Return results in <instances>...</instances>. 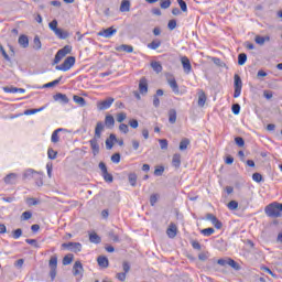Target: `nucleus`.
I'll return each mask as SVG.
<instances>
[{"label":"nucleus","mask_w":282,"mask_h":282,"mask_svg":"<svg viewBox=\"0 0 282 282\" xmlns=\"http://www.w3.org/2000/svg\"><path fill=\"white\" fill-rule=\"evenodd\" d=\"M264 213L267 217H271L272 219H279V217H282V203L273 202L269 204L264 208Z\"/></svg>","instance_id":"nucleus-1"},{"label":"nucleus","mask_w":282,"mask_h":282,"mask_svg":"<svg viewBox=\"0 0 282 282\" xmlns=\"http://www.w3.org/2000/svg\"><path fill=\"white\" fill-rule=\"evenodd\" d=\"M48 268H50V278L51 281H55L56 274L58 273V257L52 256L50 261H48Z\"/></svg>","instance_id":"nucleus-2"},{"label":"nucleus","mask_w":282,"mask_h":282,"mask_svg":"<svg viewBox=\"0 0 282 282\" xmlns=\"http://www.w3.org/2000/svg\"><path fill=\"white\" fill-rule=\"evenodd\" d=\"M76 64V57L74 56H68L63 64L57 65L55 67V69H57V72H69V69H72V67H74V65Z\"/></svg>","instance_id":"nucleus-3"},{"label":"nucleus","mask_w":282,"mask_h":282,"mask_svg":"<svg viewBox=\"0 0 282 282\" xmlns=\"http://www.w3.org/2000/svg\"><path fill=\"white\" fill-rule=\"evenodd\" d=\"M113 102H116V99L113 97H108L107 99L97 102V109L99 111H105L109 109Z\"/></svg>","instance_id":"nucleus-4"},{"label":"nucleus","mask_w":282,"mask_h":282,"mask_svg":"<svg viewBox=\"0 0 282 282\" xmlns=\"http://www.w3.org/2000/svg\"><path fill=\"white\" fill-rule=\"evenodd\" d=\"M99 169L101 171V175L105 182H107L108 184H111V182H113V175H111L109 171H107V164H105V162H100Z\"/></svg>","instance_id":"nucleus-5"},{"label":"nucleus","mask_w":282,"mask_h":282,"mask_svg":"<svg viewBox=\"0 0 282 282\" xmlns=\"http://www.w3.org/2000/svg\"><path fill=\"white\" fill-rule=\"evenodd\" d=\"M62 248H66L70 252H80L83 250V245L80 242H64Z\"/></svg>","instance_id":"nucleus-6"},{"label":"nucleus","mask_w":282,"mask_h":282,"mask_svg":"<svg viewBox=\"0 0 282 282\" xmlns=\"http://www.w3.org/2000/svg\"><path fill=\"white\" fill-rule=\"evenodd\" d=\"M100 139L94 137L89 140L90 149L93 151V155H98L100 153V144L98 143Z\"/></svg>","instance_id":"nucleus-7"},{"label":"nucleus","mask_w":282,"mask_h":282,"mask_svg":"<svg viewBox=\"0 0 282 282\" xmlns=\"http://www.w3.org/2000/svg\"><path fill=\"white\" fill-rule=\"evenodd\" d=\"M83 272H85V269L83 268V263L80 261H76L73 265L74 276H80V279H83Z\"/></svg>","instance_id":"nucleus-8"},{"label":"nucleus","mask_w":282,"mask_h":282,"mask_svg":"<svg viewBox=\"0 0 282 282\" xmlns=\"http://www.w3.org/2000/svg\"><path fill=\"white\" fill-rule=\"evenodd\" d=\"M206 219H208V221H210L217 230H221L224 224H221L220 220H218L215 215L207 214Z\"/></svg>","instance_id":"nucleus-9"},{"label":"nucleus","mask_w":282,"mask_h":282,"mask_svg":"<svg viewBox=\"0 0 282 282\" xmlns=\"http://www.w3.org/2000/svg\"><path fill=\"white\" fill-rule=\"evenodd\" d=\"M118 30L113 29V26H110L106 30H102L98 33V36H104V39H111L113 34H116Z\"/></svg>","instance_id":"nucleus-10"},{"label":"nucleus","mask_w":282,"mask_h":282,"mask_svg":"<svg viewBox=\"0 0 282 282\" xmlns=\"http://www.w3.org/2000/svg\"><path fill=\"white\" fill-rule=\"evenodd\" d=\"M181 63L183 65V70L186 74H189L193 72V66L191 65V59H188L186 56L181 57Z\"/></svg>","instance_id":"nucleus-11"},{"label":"nucleus","mask_w":282,"mask_h":282,"mask_svg":"<svg viewBox=\"0 0 282 282\" xmlns=\"http://www.w3.org/2000/svg\"><path fill=\"white\" fill-rule=\"evenodd\" d=\"M102 131H105V123L102 121H98L95 127L94 138H98L100 140L102 138Z\"/></svg>","instance_id":"nucleus-12"},{"label":"nucleus","mask_w":282,"mask_h":282,"mask_svg":"<svg viewBox=\"0 0 282 282\" xmlns=\"http://www.w3.org/2000/svg\"><path fill=\"white\" fill-rule=\"evenodd\" d=\"M139 91H140V94H142L143 96H144V94H148V93H149V84H148L145 77L141 78L140 82H139Z\"/></svg>","instance_id":"nucleus-13"},{"label":"nucleus","mask_w":282,"mask_h":282,"mask_svg":"<svg viewBox=\"0 0 282 282\" xmlns=\"http://www.w3.org/2000/svg\"><path fill=\"white\" fill-rule=\"evenodd\" d=\"M166 235L170 239H175V237H177V226H175V224H170L167 230H166Z\"/></svg>","instance_id":"nucleus-14"},{"label":"nucleus","mask_w":282,"mask_h":282,"mask_svg":"<svg viewBox=\"0 0 282 282\" xmlns=\"http://www.w3.org/2000/svg\"><path fill=\"white\" fill-rule=\"evenodd\" d=\"M167 85L171 87L174 94H180V86L177 85V80L174 77L167 79Z\"/></svg>","instance_id":"nucleus-15"},{"label":"nucleus","mask_w":282,"mask_h":282,"mask_svg":"<svg viewBox=\"0 0 282 282\" xmlns=\"http://www.w3.org/2000/svg\"><path fill=\"white\" fill-rule=\"evenodd\" d=\"M172 166H174V169H180V166H182V154L175 153L172 156Z\"/></svg>","instance_id":"nucleus-16"},{"label":"nucleus","mask_w":282,"mask_h":282,"mask_svg":"<svg viewBox=\"0 0 282 282\" xmlns=\"http://www.w3.org/2000/svg\"><path fill=\"white\" fill-rule=\"evenodd\" d=\"M55 36H57V39H61L63 41H65V39L69 37V33L67 31H64L63 29H55L54 31Z\"/></svg>","instance_id":"nucleus-17"},{"label":"nucleus","mask_w":282,"mask_h":282,"mask_svg":"<svg viewBox=\"0 0 282 282\" xmlns=\"http://www.w3.org/2000/svg\"><path fill=\"white\" fill-rule=\"evenodd\" d=\"M116 52H127V54L133 53V46L128 44H121L115 47Z\"/></svg>","instance_id":"nucleus-18"},{"label":"nucleus","mask_w":282,"mask_h":282,"mask_svg":"<svg viewBox=\"0 0 282 282\" xmlns=\"http://www.w3.org/2000/svg\"><path fill=\"white\" fill-rule=\"evenodd\" d=\"M105 127H107V129H113L115 124H116V119H113L112 115H107L105 117Z\"/></svg>","instance_id":"nucleus-19"},{"label":"nucleus","mask_w":282,"mask_h":282,"mask_svg":"<svg viewBox=\"0 0 282 282\" xmlns=\"http://www.w3.org/2000/svg\"><path fill=\"white\" fill-rule=\"evenodd\" d=\"M54 100H56L57 102H62L63 105H67V102H69V98H67V95L65 94H56L54 95Z\"/></svg>","instance_id":"nucleus-20"},{"label":"nucleus","mask_w":282,"mask_h":282,"mask_svg":"<svg viewBox=\"0 0 282 282\" xmlns=\"http://www.w3.org/2000/svg\"><path fill=\"white\" fill-rule=\"evenodd\" d=\"M113 142H118V138H116V134H110L109 138L106 140V149L108 151H111V149H113Z\"/></svg>","instance_id":"nucleus-21"},{"label":"nucleus","mask_w":282,"mask_h":282,"mask_svg":"<svg viewBox=\"0 0 282 282\" xmlns=\"http://www.w3.org/2000/svg\"><path fill=\"white\" fill-rule=\"evenodd\" d=\"M39 175V172L29 169L23 173V180H34Z\"/></svg>","instance_id":"nucleus-22"},{"label":"nucleus","mask_w":282,"mask_h":282,"mask_svg":"<svg viewBox=\"0 0 282 282\" xmlns=\"http://www.w3.org/2000/svg\"><path fill=\"white\" fill-rule=\"evenodd\" d=\"M97 263L99 268H109V259L105 256H99L97 258Z\"/></svg>","instance_id":"nucleus-23"},{"label":"nucleus","mask_w":282,"mask_h":282,"mask_svg":"<svg viewBox=\"0 0 282 282\" xmlns=\"http://www.w3.org/2000/svg\"><path fill=\"white\" fill-rule=\"evenodd\" d=\"M17 177H19V174L10 173L4 177V183H7V184H17Z\"/></svg>","instance_id":"nucleus-24"},{"label":"nucleus","mask_w":282,"mask_h":282,"mask_svg":"<svg viewBox=\"0 0 282 282\" xmlns=\"http://www.w3.org/2000/svg\"><path fill=\"white\" fill-rule=\"evenodd\" d=\"M169 122L170 124H175V122H177V111L175 109L169 110Z\"/></svg>","instance_id":"nucleus-25"},{"label":"nucleus","mask_w":282,"mask_h":282,"mask_svg":"<svg viewBox=\"0 0 282 282\" xmlns=\"http://www.w3.org/2000/svg\"><path fill=\"white\" fill-rule=\"evenodd\" d=\"M18 43L19 45H21V47H30V40L28 39L26 35H20Z\"/></svg>","instance_id":"nucleus-26"},{"label":"nucleus","mask_w":282,"mask_h":282,"mask_svg":"<svg viewBox=\"0 0 282 282\" xmlns=\"http://www.w3.org/2000/svg\"><path fill=\"white\" fill-rule=\"evenodd\" d=\"M131 10V2L129 0H122L120 4V12H129Z\"/></svg>","instance_id":"nucleus-27"},{"label":"nucleus","mask_w":282,"mask_h":282,"mask_svg":"<svg viewBox=\"0 0 282 282\" xmlns=\"http://www.w3.org/2000/svg\"><path fill=\"white\" fill-rule=\"evenodd\" d=\"M204 105H206V93L200 90L198 94V107H204Z\"/></svg>","instance_id":"nucleus-28"},{"label":"nucleus","mask_w":282,"mask_h":282,"mask_svg":"<svg viewBox=\"0 0 282 282\" xmlns=\"http://www.w3.org/2000/svg\"><path fill=\"white\" fill-rule=\"evenodd\" d=\"M73 100L74 102H76V105H79V107H85V105H87V101H85V98L78 95H74Z\"/></svg>","instance_id":"nucleus-29"},{"label":"nucleus","mask_w":282,"mask_h":282,"mask_svg":"<svg viewBox=\"0 0 282 282\" xmlns=\"http://www.w3.org/2000/svg\"><path fill=\"white\" fill-rule=\"evenodd\" d=\"M61 131H63V128H58L55 131H53L52 137H51V142H53L54 144H56V142H58V140H59L58 133H61Z\"/></svg>","instance_id":"nucleus-30"},{"label":"nucleus","mask_w":282,"mask_h":282,"mask_svg":"<svg viewBox=\"0 0 282 282\" xmlns=\"http://www.w3.org/2000/svg\"><path fill=\"white\" fill-rule=\"evenodd\" d=\"M151 67L156 74H160L162 72V64L160 62H151Z\"/></svg>","instance_id":"nucleus-31"},{"label":"nucleus","mask_w":282,"mask_h":282,"mask_svg":"<svg viewBox=\"0 0 282 282\" xmlns=\"http://www.w3.org/2000/svg\"><path fill=\"white\" fill-rule=\"evenodd\" d=\"M191 144V140L188 139H183L181 142H180V151H186V149H188V145Z\"/></svg>","instance_id":"nucleus-32"},{"label":"nucleus","mask_w":282,"mask_h":282,"mask_svg":"<svg viewBox=\"0 0 282 282\" xmlns=\"http://www.w3.org/2000/svg\"><path fill=\"white\" fill-rule=\"evenodd\" d=\"M234 87L235 88H242L243 82H241V77L239 75L234 76Z\"/></svg>","instance_id":"nucleus-33"},{"label":"nucleus","mask_w":282,"mask_h":282,"mask_svg":"<svg viewBox=\"0 0 282 282\" xmlns=\"http://www.w3.org/2000/svg\"><path fill=\"white\" fill-rule=\"evenodd\" d=\"M57 52L65 58L66 54H72V46L66 45Z\"/></svg>","instance_id":"nucleus-34"},{"label":"nucleus","mask_w":282,"mask_h":282,"mask_svg":"<svg viewBox=\"0 0 282 282\" xmlns=\"http://www.w3.org/2000/svg\"><path fill=\"white\" fill-rule=\"evenodd\" d=\"M108 237L115 242L120 243V236H118L113 230L108 232Z\"/></svg>","instance_id":"nucleus-35"},{"label":"nucleus","mask_w":282,"mask_h":282,"mask_svg":"<svg viewBox=\"0 0 282 282\" xmlns=\"http://www.w3.org/2000/svg\"><path fill=\"white\" fill-rule=\"evenodd\" d=\"M43 109H45V107H41L37 109H26L24 111V116H34V113H39L40 111H43Z\"/></svg>","instance_id":"nucleus-36"},{"label":"nucleus","mask_w":282,"mask_h":282,"mask_svg":"<svg viewBox=\"0 0 282 282\" xmlns=\"http://www.w3.org/2000/svg\"><path fill=\"white\" fill-rule=\"evenodd\" d=\"M162 45V42L160 40H154L151 43L148 44L149 50H158Z\"/></svg>","instance_id":"nucleus-37"},{"label":"nucleus","mask_w":282,"mask_h":282,"mask_svg":"<svg viewBox=\"0 0 282 282\" xmlns=\"http://www.w3.org/2000/svg\"><path fill=\"white\" fill-rule=\"evenodd\" d=\"M72 261H74V254L69 253L63 258L62 263H63V265H69V263H72Z\"/></svg>","instance_id":"nucleus-38"},{"label":"nucleus","mask_w":282,"mask_h":282,"mask_svg":"<svg viewBox=\"0 0 282 282\" xmlns=\"http://www.w3.org/2000/svg\"><path fill=\"white\" fill-rule=\"evenodd\" d=\"M247 61H248V55H246V53H240L238 55V65H246Z\"/></svg>","instance_id":"nucleus-39"},{"label":"nucleus","mask_w":282,"mask_h":282,"mask_svg":"<svg viewBox=\"0 0 282 282\" xmlns=\"http://www.w3.org/2000/svg\"><path fill=\"white\" fill-rule=\"evenodd\" d=\"M200 232L204 237H210V235H215V229L213 227L202 229Z\"/></svg>","instance_id":"nucleus-40"},{"label":"nucleus","mask_w":282,"mask_h":282,"mask_svg":"<svg viewBox=\"0 0 282 282\" xmlns=\"http://www.w3.org/2000/svg\"><path fill=\"white\" fill-rule=\"evenodd\" d=\"M89 241L91 243H100L101 239H100V236H98L97 234H90Z\"/></svg>","instance_id":"nucleus-41"},{"label":"nucleus","mask_w":282,"mask_h":282,"mask_svg":"<svg viewBox=\"0 0 282 282\" xmlns=\"http://www.w3.org/2000/svg\"><path fill=\"white\" fill-rule=\"evenodd\" d=\"M128 180L132 186L138 184V175H135V173L129 174Z\"/></svg>","instance_id":"nucleus-42"},{"label":"nucleus","mask_w":282,"mask_h":282,"mask_svg":"<svg viewBox=\"0 0 282 282\" xmlns=\"http://www.w3.org/2000/svg\"><path fill=\"white\" fill-rule=\"evenodd\" d=\"M159 144L162 151H166L169 149V140L166 139H159Z\"/></svg>","instance_id":"nucleus-43"},{"label":"nucleus","mask_w":282,"mask_h":282,"mask_svg":"<svg viewBox=\"0 0 282 282\" xmlns=\"http://www.w3.org/2000/svg\"><path fill=\"white\" fill-rule=\"evenodd\" d=\"M41 47H42L41 39L36 35L33 40V48L41 50Z\"/></svg>","instance_id":"nucleus-44"},{"label":"nucleus","mask_w":282,"mask_h":282,"mask_svg":"<svg viewBox=\"0 0 282 282\" xmlns=\"http://www.w3.org/2000/svg\"><path fill=\"white\" fill-rule=\"evenodd\" d=\"M227 207L229 210H237V208H239V203L237 200H230Z\"/></svg>","instance_id":"nucleus-45"},{"label":"nucleus","mask_w":282,"mask_h":282,"mask_svg":"<svg viewBox=\"0 0 282 282\" xmlns=\"http://www.w3.org/2000/svg\"><path fill=\"white\" fill-rule=\"evenodd\" d=\"M61 79H62V77H59L58 79H55V80H53V82H50V83L45 84L43 87H44L45 89H48L50 87H56V85H58V83H61Z\"/></svg>","instance_id":"nucleus-46"},{"label":"nucleus","mask_w":282,"mask_h":282,"mask_svg":"<svg viewBox=\"0 0 282 282\" xmlns=\"http://www.w3.org/2000/svg\"><path fill=\"white\" fill-rule=\"evenodd\" d=\"M252 180L253 182H257L259 184L263 182V175H261V173L256 172L252 174Z\"/></svg>","instance_id":"nucleus-47"},{"label":"nucleus","mask_w":282,"mask_h":282,"mask_svg":"<svg viewBox=\"0 0 282 282\" xmlns=\"http://www.w3.org/2000/svg\"><path fill=\"white\" fill-rule=\"evenodd\" d=\"M177 3L180 6L182 12H188V6L186 4V1L177 0Z\"/></svg>","instance_id":"nucleus-48"},{"label":"nucleus","mask_w":282,"mask_h":282,"mask_svg":"<svg viewBox=\"0 0 282 282\" xmlns=\"http://www.w3.org/2000/svg\"><path fill=\"white\" fill-rule=\"evenodd\" d=\"M47 155L50 160H56V155H58V152L54 151V149L50 148L47 150Z\"/></svg>","instance_id":"nucleus-49"},{"label":"nucleus","mask_w":282,"mask_h":282,"mask_svg":"<svg viewBox=\"0 0 282 282\" xmlns=\"http://www.w3.org/2000/svg\"><path fill=\"white\" fill-rule=\"evenodd\" d=\"M231 111L235 116H239V112L241 111V106L239 104H234L231 107Z\"/></svg>","instance_id":"nucleus-50"},{"label":"nucleus","mask_w":282,"mask_h":282,"mask_svg":"<svg viewBox=\"0 0 282 282\" xmlns=\"http://www.w3.org/2000/svg\"><path fill=\"white\" fill-rule=\"evenodd\" d=\"M28 219H32V212H24L21 215V221H28Z\"/></svg>","instance_id":"nucleus-51"},{"label":"nucleus","mask_w":282,"mask_h":282,"mask_svg":"<svg viewBox=\"0 0 282 282\" xmlns=\"http://www.w3.org/2000/svg\"><path fill=\"white\" fill-rule=\"evenodd\" d=\"M23 236V230L21 228L13 230L12 237L13 239H20Z\"/></svg>","instance_id":"nucleus-52"},{"label":"nucleus","mask_w":282,"mask_h":282,"mask_svg":"<svg viewBox=\"0 0 282 282\" xmlns=\"http://www.w3.org/2000/svg\"><path fill=\"white\" fill-rule=\"evenodd\" d=\"M160 6L162 10H169V8H171V0H162Z\"/></svg>","instance_id":"nucleus-53"},{"label":"nucleus","mask_w":282,"mask_h":282,"mask_svg":"<svg viewBox=\"0 0 282 282\" xmlns=\"http://www.w3.org/2000/svg\"><path fill=\"white\" fill-rule=\"evenodd\" d=\"M254 42L257 43V45H265V40L261 35H256Z\"/></svg>","instance_id":"nucleus-54"},{"label":"nucleus","mask_w":282,"mask_h":282,"mask_svg":"<svg viewBox=\"0 0 282 282\" xmlns=\"http://www.w3.org/2000/svg\"><path fill=\"white\" fill-rule=\"evenodd\" d=\"M127 120V112H119L117 115V122H124Z\"/></svg>","instance_id":"nucleus-55"},{"label":"nucleus","mask_w":282,"mask_h":282,"mask_svg":"<svg viewBox=\"0 0 282 282\" xmlns=\"http://www.w3.org/2000/svg\"><path fill=\"white\" fill-rule=\"evenodd\" d=\"M48 28H50V30H52V32H54L55 30L58 29V21H56V20L51 21L48 23Z\"/></svg>","instance_id":"nucleus-56"},{"label":"nucleus","mask_w":282,"mask_h":282,"mask_svg":"<svg viewBox=\"0 0 282 282\" xmlns=\"http://www.w3.org/2000/svg\"><path fill=\"white\" fill-rule=\"evenodd\" d=\"M159 195L158 194H152L151 196H150V204H151V206H155V204H158V199H159Z\"/></svg>","instance_id":"nucleus-57"},{"label":"nucleus","mask_w":282,"mask_h":282,"mask_svg":"<svg viewBox=\"0 0 282 282\" xmlns=\"http://www.w3.org/2000/svg\"><path fill=\"white\" fill-rule=\"evenodd\" d=\"M122 268H123V273H126V274H129V272L131 271V264H129L128 261H124L122 263Z\"/></svg>","instance_id":"nucleus-58"},{"label":"nucleus","mask_w":282,"mask_h":282,"mask_svg":"<svg viewBox=\"0 0 282 282\" xmlns=\"http://www.w3.org/2000/svg\"><path fill=\"white\" fill-rule=\"evenodd\" d=\"M235 142L238 147H246V141H243V138L241 137H236Z\"/></svg>","instance_id":"nucleus-59"},{"label":"nucleus","mask_w":282,"mask_h":282,"mask_svg":"<svg viewBox=\"0 0 282 282\" xmlns=\"http://www.w3.org/2000/svg\"><path fill=\"white\" fill-rule=\"evenodd\" d=\"M111 162H113V164H120V153L112 154Z\"/></svg>","instance_id":"nucleus-60"},{"label":"nucleus","mask_w":282,"mask_h":282,"mask_svg":"<svg viewBox=\"0 0 282 282\" xmlns=\"http://www.w3.org/2000/svg\"><path fill=\"white\" fill-rule=\"evenodd\" d=\"M0 52L4 58V61L10 62V55H8V53L6 52V48H3V45L0 44Z\"/></svg>","instance_id":"nucleus-61"},{"label":"nucleus","mask_w":282,"mask_h":282,"mask_svg":"<svg viewBox=\"0 0 282 282\" xmlns=\"http://www.w3.org/2000/svg\"><path fill=\"white\" fill-rule=\"evenodd\" d=\"M169 30H175L177 28V21L176 20H170L167 23Z\"/></svg>","instance_id":"nucleus-62"},{"label":"nucleus","mask_w":282,"mask_h":282,"mask_svg":"<svg viewBox=\"0 0 282 282\" xmlns=\"http://www.w3.org/2000/svg\"><path fill=\"white\" fill-rule=\"evenodd\" d=\"M36 186H42L43 185V175L39 173L36 177H34Z\"/></svg>","instance_id":"nucleus-63"},{"label":"nucleus","mask_w":282,"mask_h":282,"mask_svg":"<svg viewBox=\"0 0 282 282\" xmlns=\"http://www.w3.org/2000/svg\"><path fill=\"white\" fill-rule=\"evenodd\" d=\"M119 131H121V133H129V126H127L126 123H121L119 126Z\"/></svg>","instance_id":"nucleus-64"}]
</instances>
